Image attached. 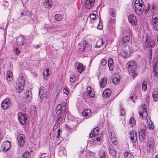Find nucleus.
<instances>
[{
  "label": "nucleus",
  "instance_id": "nucleus-26",
  "mask_svg": "<svg viewBox=\"0 0 158 158\" xmlns=\"http://www.w3.org/2000/svg\"><path fill=\"white\" fill-rule=\"evenodd\" d=\"M13 78L12 72L10 70H8L6 73V79L8 81H11Z\"/></svg>",
  "mask_w": 158,
  "mask_h": 158
},
{
  "label": "nucleus",
  "instance_id": "nucleus-62",
  "mask_svg": "<svg viewBox=\"0 0 158 158\" xmlns=\"http://www.w3.org/2000/svg\"><path fill=\"white\" fill-rule=\"evenodd\" d=\"M150 6L148 4L147 6L145 7L144 9V12L145 13H147L149 10Z\"/></svg>",
  "mask_w": 158,
  "mask_h": 158
},
{
  "label": "nucleus",
  "instance_id": "nucleus-21",
  "mask_svg": "<svg viewBox=\"0 0 158 158\" xmlns=\"http://www.w3.org/2000/svg\"><path fill=\"white\" fill-rule=\"evenodd\" d=\"M107 83V78L104 77L102 78L99 82V85L101 88H104Z\"/></svg>",
  "mask_w": 158,
  "mask_h": 158
},
{
  "label": "nucleus",
  "instance_id": "nucleus-56",
  "mask_svg": "<svg viewBox=\"0 0 158 158\" xmlns=\"http://www.w3.org/2000/svg\"><path fill=\"white\" fill-rule=\"evenodd\" d=\"M151 124L149 123L148 125V127L150 130H152L154 129V126L152 122H151Z\"/></svg>",
  "mask_w": 158,
  "mask_h": 158
},
{
  "label": "nucleus",
  "instance_id": "nucleus-63",
  "mask_svg": "<svg viewBox=\"0 0 158 158\" xmlns=\"http://www.w3.org/2000/svg\"><path fill=\"white\" fill-rule=\"evenodd\" d=\"M152 52L151 48L150 49V51L149 52V53L148 54V56L149 58L150 59H151L152 58Z\"/></svg>",
  "mask_w": 158,
  "mask_h": 158
},
{
  "label": "nucleus",
  "instance_id": "nucleus-14",
  "mask_svg": "<svg viewBox=\"0 0 158 158\" xmlns=\"http://www.w3.org/2000/svg\"><path fill=\"white\" fill-rule=\"evenodd\" d=\"M18 118L20 123L22 125L26 123V118L22 112H19L18 114Z\"/></svg>",
  "mask_w": 158,
  "mask_h": 158
},
{
  "label": "nucleus",
  "instance_id": "nucleus-20",
  "mask_svg": "<svg viewBox=\"0 0 158 158\" xmlns=\"http://www.w3.org/2000/svg\"><path fill=\"white\" fill-rule=\"evenodd\" d=\"M82 114L86 118H89L91 116V110L89 109H86L82 112Z\"/></svg>",
  "mask_w": 158,
  "mask_h": 158
},
{
  "label": "nucleus",
  "instance_id": "nucleus-42",
  "mask_svg": "<svg viewBox=\"0 0 158 158\" xmlns=\"http://www.w3.org/2000/svg\"><path fill=\"white\" fill-rule=\"evenodd\" d=\"M103 42L102 39H98L97 42L96 44V47H100L103 46Z\"/></svg>",
  "mask_w": 158,
  "mask_h": 158
},
{
  "label": "nucleus",
  "instance_id": "nucleus-38",
  "mask_svg": "<svg viewBox=\"0 0 158 158\" xmlns=\"http://www.w3.org/2000/svg\"><path fill=\"white\" fill-rule=\"evenodd\" d=\"M49 70L48 69H47L44 71L43 75L44 78L45 80L48 79L49 76Z\"/></svg>",
  "mask_w": 158,
  "mask_h": 158
},
{
  "label": "nucleus",
  "instance_id": "nucleus-58",
  "mask_svg": "<svg viewBox=\"0 0 158 158\" xmlns=\"http://www.w3.org/2000/svg\"><path fill=\"white\" fill-rule=\"evenodd\" d=\"M155 44V42L154 41H152L150 43L149 46L151 48H154Z\"/></svg>",
  "mask_w": 158,
  "mask_h": 158
},
{
  "label": "nucleus",
  "instance_id": "nucleus-19",
  "mask_svg": "<svg viewBox=\"0 0 158 158\" xmlns=\"http://www.w3.org/2000/svg\"><path fill=\"white\" fill-rule=\"evenodd\" d=\"M17 43L20 45H23L26 43L24 36L21 35L17 39Z\"/></svg>",
  "mask_w": 158,
  "mask_h": 158
},
{
  "label": "nucleus",
  "instance_id": "nucleus-7",
  "mask_svg": "<svg viewBox=\"0 0 158 158\" xmlns=\"http://www.w3.org/2000/svg\"><path fill=\"white\" fill-rule=\"evenodd\" d=\"M11 145V142L8 141H6L3 142L1 146L2 151L5 152L8 151L10 148Z\"/></svg>",
  "mask_w": 158,
  "mask_h": 158
},
{
  "label": "nucleus",
  "instance_id": "nucleus-37",
  "mask_svg": "<svg viewBox=\"0 0 158 158\" xmlns=\"http://www.w3.org/2000/svg\"><path fill=\"white\" fill-rule=\"evenodd\" d=\"M109 13L110 15L113 17H115L116 16V11L113 8L109 9Z\"/></svg>",
  "mask_w": 158,
  "mask_h": 158
},
{
  "label": "nucleus",
  "instance_id": "nucleus-48",
  "mask_svg": "<svg viewBox=\"0 0 158 158\" xmlns=\"http://www.w3.org/2000/svg\"><path fill=\"white\" fill-rule=\"evenodd\" d=\"M154 28L158 31V20L152 22Z\"/></svg>",
  "mask_w": 158,
  "mask_h": 158
},
{
  "label": "nucleus",
  "instance_id": "nucleus-30",
  "mask_svg": "<svg viewBox=\"0 0 158 158\" xmlns=\"http://www.w3.org/2000/svg\"><path fill=\"white\" fill-rule=\"evenodd\" d=\"M130 41V37L128 36L124 37L122 40V42L124 46L129 43Z\"/></svg>",
  "mask_w": 158,
  "mask_h": 158
},
{
  "label": "nucleus",
  "instance_id": "nucleus-57",
  "mask_svg": "<svg viewBox=\"0 0 158 158\" xmlns=\"http://www.w3.org/2000/svg\"><path fill=\"white\" fill-rule=\"evenodd\" d=\"M86 154L87 155H89L90 156L93 157H94L95 156L94 153L92 152H87Z\"/></svg>",
  "mask_w": 158,
  "mask_h": 158
},
{
  "label": "nucleus",
  "instance_id": "nucleus-45",
  "mask_svg": "<svg viewBox=\"0 0 158 158\" xmlns=\"http://www.w3.org/2000/svg\"><path fill=\"white\" fill-rule=\"evenodd\" d=\"M137 95L136 94H131L130 96V99L132 102H134L137 99Z\"/></svg>",
  "mask_w": 158,
  "mask_h": 158
},
{
  "label": "nucleus",
  "instance_id": "nucleus-3",
  "mask_svg": "<svg viewBox=\"0 0 158 158\" xmlns=\"http://www.w3.org/2000/svg\"><path fill=\"white\" fill-rule=\"evenodd\" d=\"M32 15L31 12L26 9H24L21 14V16H26L28 18L29 20H32L33 21H34L35 18H36V16L34 15V16L32 18L31 17Z\"/></svg>",
  "mask_w": 158,
  "mask_h": 158
},
{
  "label": "nucleus",
  "instance_id": "nucleus-49",
  "mask_svg": "<svg viewBox=\"0 0 158 158\" xmlns=\"http://www.w3.org/2000/svg\"><path fill=\"white\" fill-rule=\"evenodd\" d=\"M99 156L100 158H106V153L104 151H101L99 152Z\"/></svg>",
  "mask_w": 158,
  "mask_h": 158
},
{
  "label": "nucleus",
  "instance_id": "nucleus-2",
  "mask_svg": "<svg viewBox=\"0 0 158 158\" xmlns=\"http://www.w3.org/2000/svg\"><path fill=\"white\" fill-rule=\"evenodd\" d=\"M137 64L136 62L133 60L128 61L126 64V68L129 73H134L136 71L137 68Z\"/></svg>",
  "mask_w": 158,
  "mask_h": 158
},
{
  "label": "nucleus",
  "instance_id": "nucleus-46",
  "mask_svg": "<svg viewBox=\"0 0 158 158\" xmlns=\"http://www.w3.org/2000/svg\"><path fill=\"white\" fill-rule=\"evenodd\" d=\"M62 27V26L60 25H53L52 26V29H56L58 28L59 29L56 30L57 31H61L62 30V29L61 28Z\"/></svg>",
  "mask_w": 158,
  "mask_h": 158
},
{
  "label": "nucleus",
  "instance_id": "nucleus-31",
  "mask_svg": "<svg viewBox=\"0 0 158 158\" xmlns=\"http://www.w3.org/2000/svg\"><path fill=\"white\" fill-rule=\"evenodd\" d=\"M23 97L27 99V101H30L31 98V92L27 91L23 94Z\"/></svg>",
  "mask_w": 158,
  "mask_h": 158
},
{
  "label": "nucleus",
  "instance_id": "nucleus-24",
  "mask_svg": "<svg viewBox=\"0 0 158 158\" xmlns=\"http://www.w3.org/2000/svg\"><path fill=\"white\" fill-rule=\"evenodd\" d=\"M44 5L46 8H50L52 6V0H45Z\"/></svg>",
  "mask_w": 158,
  "mask_h": 158
},
{
  "label": "nucleus",
  "instance_id": "nucleus-27",
  "mask_svg": "<svg viewBox=\"0 0 158 158\" xmlns=\"http://www.w3.org/2000/svg\"><path fill=\"white\" fill-rule=\"evenodd\" d=\"M110 138V139L112 143L114 144H116L117 143V139L116 137L114 136V134L113 135L112 133L110 132H108Z\"/></svg>",
  "mask_w": 158,
  "mask_h": 158
},
{
  "label": "nucleus",
  "instance_id": "nucleus-11",
  "mask_svg": "<svg viewBox=\"0 0 158 158\" xmlns=\"http://www.w3.org/2000/svg\"><path fill=\"white\" fill-rule=\"evenodd\" d=\"M144 5L140 6H137L135 7L134 12L138 15H141L143 13L144 9Z\"/></svg>",
  "mask_w": 158,
  "mask_h": 158
},
{
  "label": "nucleus",
  "instance_id": "nucleus-35",
  "mask_svg": "<svg viewBox=\"0 0 158 158\" xmlns=\"http://www.w3.org/2000/svg\"><path fill=\"white\" fill-rule=\"evenodd\" d=\"M144 5V3L142 0H135V7H136L137 6H140Z\"/></svg>",
  "mask_w": 158,
  "mask_h": 158
},
{
  "label": "nucleus",
  "instance_id": "nucleus-1",
  "mask_svg": "<svg viewBox=\"0 0 158 158\" xmlns=\"http://www.w3.org/2000/svg\"><path fill=\"white\" fill-rule=\"evenodd\" d=\"M25 84V79L22 76H20L17 80L16 83L17 90L19 93L21 92L23 90Z\"/></svg>",
  "mask_w": 158,
  "mask_h": 158
},
{
  "label": "nucleus",
  "instance_id": "nucleus-39",
  "mask_svg": "<svg viewBox=\"0 0 158 158\" xmlns=\"http://www.w3.org/2000/svg\"><path fill=\"white\" fill-rule=\"evenodd\" d=\"M129 124L130 126L133 127L135 126V121L133 117H131L129 120Z\"/></svg>",
  "mask_w": 158,
  "mask_h": 158
},
{
  "label": "nucleus",
  "instance_id": "nucleus-29",
  "mask_svg": "<svg viewBox=\"0 0 158 158\" xmlns=\"http://www.w3.org/2000/svg\"><path fill=\"white\" fill-rule=\"evenodd\" d=\"M111 94V91L109 89H105L103 92L102 96L104 98H107L109 97Z\"/></svg>",
  "mask_w": 158,
  "mask_h": 158
},
{
  "label": "nucleus",
  "instance_id": "nucleus-52",
  "mask_svg": "<svg viewBox=\"0 0 158 158\" xmlns=\"http://www.w3.org/2000/svg\"><path fill=\"white\" fill-rule=\"evenodd\" d=\"M157 14L155 13H153L152 15V18L153 20L152 21V22H153L154 21L158 20V18L156 16Z\"/></svg>",
  "mask_w": 158,
  "mask_h": 158
},
{
  "label": "nucleus",
  "instance_id": "nucleus-18",
  "mask_svg": "<svg viewBox=\"0 0 158 158\" xmlns=\"http://www.w3.org/2000/svg\"><path fill=\"white\" fill-rule=\"evenodd\" d=\"M87 45V42L86 40L84 41L79 44V51L82 53L84 51Z\"/></svg>",
  "mask_w": 158,
  "mask_h": 158
},
{
  "label": "nucleus",
  "instance_id": "nucleus-51",
  "mask_svg": "<svg viewBox=\"0 0 158 158\" xmlns=\"http://www.w3.org/2000/svg\"><path fill=\"white\" fill-rule=\"evenodd\" d=\"M2 93V94H4L6 92V89L4 85H2L1 88Z\"/></svg>",
  "mask_w": 158,
  "mask_h": 158
},
{
  "label": "nucleus",
  "instance_id": "nucleus-15",
  "mask_svg": "<svg viewBox=\"0 0 158 158\" xmlns=\"http://www.w3.org/2000/svg\"><path fill=\"white\" fill-rule=\"evenodd\" d=\"M94 2L95 0H85V6L86 8L90 9L93 6Z\"/></svg>",
  "mask_w": 158,
  "mask_h": 158
},
{
  "label": "nucleus",
  "instance_id": "nucleus-60",
  "mask_svg": "<svg viewBox=\"0 0 158 158\" xmlns=\"http://www.w3.org/2000/svg\"><path fill=\"white\" fill-rule=\"evenodd\" d=\"M101 63L102 66H105L106 63V60L104 59H102L101 60Z\"/></svg>",
  "mask_w": 158,
  "mask_h": 158
},
{
  "label": "nucleus",
  "instance_id": "nucleus-10",
  "mask_svg": "<svg viewBox=\"0 0 158 158\" xmlns=\"http://www.w3.org/2000/svg\"><path fill=\"white\" fill-rule=\"evenodd\" d=\"M144 5L140 6H137L135 7L134 12L138 15H141L143 13L144 9Z\"/></svg>",
  "mask_w": 158,
  "mask_h": 158
},
{
  "label": "nucleus",
  "instance_id": "nucleus-36",
  "mask_svg": "<svg viewBox=\"0 0 158 158\" xmlns=\"http://www.w3.org/2000/svg\"><path fill=\"white\" fill-rule=\"evenodd\" d=\"M108 64L109 69L111 70H113L114 66V61L112 58H109Z\"/></svg>",
  "mask_w": 158,
  "mask_h": 158
},
{
  "label": "nucleus",
  "instance_id": "nucleus-8",
  "mask_svg": "<svg viewBox=\"0 0 158 158\" xmlns=\"http://www.w3.org/2000/svg\"><path fill=\"white\" fill-rule=\"evenodd\" d=\"M10 104V100L8 98H6L3 100L1 103V106L3 110L7 109Z\"/></svg>",
  "mask_w": 158,
  "mask_h": 158
},
{
  "label": "nucleus",
  "instance_id": "nucleus-61",
  "mask_svg": "<svg viewBox=\"0 0 158 158\" xmlns=\"http://www.w3.org/2000/svg\"><path fill=\"white\" fill-rule=\"evenodd\" d=\"M58 121L59 123H61L64 121V119L63 118L60 116L58 118Z\"/></svg>",
  "mask_w": 158,
  "mask_h": 158
},
{
  "label": "nucleus",
  "instance_id": "nucleus-59",
  "mask_svg": "<svg viewBox=\"0 0 158 158\" xmlns=\"http://www.w3.org/2000/svg\"><path fill=\"white\" fill-rule=\"evenodd\" d=\"M40 158H48V156L45 153H43L41 154L40 157Z\"/></svg>",
  "mask_w": 158,
  "mask_h": 158
},
{
  "label": "nucleus",
  "instance_id": "nucleus-47",
  "mask_svg": "<svg viewBox=\"0 0 158 158\" xmlns=\"http://www.w3.org/2000/svg\"><path fill=\"white\" fill-rule=\"evenodd\" d=\"M148 82L147 81H144L142 84V89L143 91H145L147 90V84Z\"/></svg>",
  "mask_w": 158,
  "mask_h": 158
},
{
  "label": "nucleus",
  "instance_id": "nucleus-40",
  "mask_svg": "<svg viewBox=\"0 0 158 158\" xmlns=\"http://www.w3.org/2000/svg\"><path fill=\"white\" fill-rule=\"evenodd\" d=\"M66 152L65 150V148H63L62 149H60L58 152V155L60 156H62L63 155L65 156L66 155Z\"/></svg>",
  "mask_w": 158,
  "mask_h": 158
},
{
  "label": "nucleus",
  "instance_id": "nucleus-55",
  "mask_svg": "<svg viewBox=\"0 0 158 158\" xmlns=\"http://www.w3.org/2000/svg\"><path fill=\"white\" fill-rule=\"evenodd\" d=\"M115 19H112L111 18H109L108 22L110 24H114L115 23Z\"/></svg>",
  "mask_w": 158,
  "mask_h": 158
},
{
  "label": "nucleus",
  "instance_id": "nucleus-44",
  "mask_svg": "<svg viewBox=\"0 0 158 158\" xmlns=\"http://www.w3.org/2000/svg\"><path fill=\"white\" fill-rule=\"evenodd\" d=\"M124 156L125 158H134L133 155L128 152L124 153Z\"/></svg>",
  "mask_w": 158,
  "mask_h": 158
},
{
  "label": "nucleus",
  "instance_id": "nucleus-9",
  "mask_svg": "<svg viewBox=\"0 0 158 158\" xmlns=\"http://www.w3.org/2000/svg\"><path fill=\"white\" fill-rule=\"evenodd\" d=\"M139 138L141 141L144 143L145 141L146 135V132L144 129H141L140 130L139 133Z\"/></svg>",
  "mask_w": 158,
  "mask_h": 158
},
{
  "label": "nucleus",
  "instance_id": "nucleus-17",
  "mask_svg": "<svg viewBox=\"0 0 158 158\" xmlns=\"http://www.w3.org/2000/svg\"><path fill=\"white\" fill-rule=\"evenodd\" d=\"M44 87L41 86L39 91V95L40 98L42 99H44L47 96L46 92L45 90L43 89Z\"/></svg>",
  "mask_w": 158,
  "mask_h": 158
},
{
  "label": "nucleus",
  "instance_id": "nucleus-32",
  "mask_svg": "<svg viewBox=\"0 0 158 158\" xmlns=\"http://www.w3.org/2000/svg\"><path fill=\"white\" fill-rule=\"evenodd\" d=\"M119 54L123 58H127L129 56V55L128 54V52L124 49H122Z\"/></svg>",
  "mask_w": 158,
  "mask_h": 158
},
{
  "label": "nucleus",
  "instance_id": "nucleus-4",
  "mask_svg": "<svg viewBox=\"0 0 158 158\" xmlns=\"http://www.w3.org/2000/svg\"><path fill=\"white\" fill-rule=\"evenodd\" d=\"M103 136L102 134H98L97 136H95L93 139V143L95 145H100L103 141Z\"/></svg>",
  "mask_w": 158,
  "mask_h": 158
},
{
  "label": "nucleus",
  "instance_id": "nucleus-43",
  "mask_svg": "<svg viewBox=\"0 0 158 158\" xmlns=\"http://www.w3.org/2000/svg\"><path fill=\"white\" fill-rule=\"evenodd\" d=\"M63 18V15L61 14H57L55 16V19L57 21H61Z\"/></svg>",
  "mask_w": 158,
  "mask_h": 158
},
{
  "label": "nucleus",
  "instance_id": "nucleus-28",
  "mask_svg": "<svg viewBox=\"0 0 158 158\" xmlns=\"http://www.w3.org/2000/svg\"><path fill=\"white\" fill-rule=\"evenodd\" d=\"M109 154L112 158H117L116 157V151L111 148H109L108 149Z\"/></svg>",
  "mask_w": 158,
  "mask_h": 158
},
{
  "label": "nucleus",
  "instance_id": "nucleus-23",
  "mask_svg": "<svg viewBox=\"0 0 158 158\" xmlns=\"http://www.w3.org/2000/svg\"><path fill=\"white\" fill-rule=\"evenodd\" d=\"M99 129L98 128H95L94 129L93 131H91L89 135V136L90 138H92L94 137L97 136L98 134V132Z\"/></svg>",
  "mask_w": 158,
  "mask_h": 158
},
{
  "label": "nucleus",
  "instance_id": "nucleus-13",
  "mask_svg": "<svg viewBox=\"0 0 158 158\" xmlns=\"http://www.w3.org/2000/svg\"><path fill=\"white\" fill-rule=\"evenodd\" d=\"M130 138L132 143H135L137 140V135L136 131L133 130L130 131Z\"/></svg>",
  "mask_w": 158,
  "mask_h": 158
},
{
  "label": "nucleus",
  "instance_id": "nucleus-50",
  "mask_svg": "<svg viewBox=\"0 0 158 158\" xmlns=\"http://www.w3.org/2000/svg\"><path fill=\"white\" fill-rule=\"evenodd\" d=\"M153 65L154 72L156 74H157L158 73V70H157V68L156 67V62L153 61Z\"/></svg>",
  "mask_w": 158,
  "mask_h": 158
},
{
  "label": "nucleus",
  "instance_id": "nucleus-41",
  "mask_svg": "<svg viewBox=\"0 0 158 158\" xmlns=\"http://www.w3.org/2000/svg\"><path fill=\"white\" fill-rule=\"evenodd\" d=\"M31 153L28 151L24 152L22 156V158H30Z\"/></svg>",
  "mask_w": 158,
  "mask_h": 158
},
{
  "label": "nucleus",
  "instance_id": "nucleus-16",
  "mask_svg": "<svg viewBox=\"0 0 158 158\" xmlns=\"http://www.w3.org/2000/svg\"><path fill=\"white\" fill-rule=\"evenodd\" d=\"M75 67L76 69L79 73H81L85 69V67L83 64L79 62H76L75 64Z\"/></svg>",
  "mask_w": 158,
  "mask_h": 158
},
{
  "label": "nucleus",
  "instance_id": "nucleus-25",
  "mask_svg": "<svg viewBox=\"0 0 158 158\" xmlns=\"http://www.w3.org/2000/svg\"><path fill=\"white\" fill-rule=\"evenodd\" d=\"M155 143L154 140L152 139H151L148 140L147 145L149 150L152 149L154 148Z\"/></svg>",
  "mask_w": 158,
  "mask_h": 158
},
{
  "label": "nucleus",
  "instance_id": "nucleus-64",
  "mask_svg": "<svg viewBox=\"0 0 158 158\" xmlns=\"http://www.w3.org/2000/svg\"><path fill=\"white\" fill-rule=\"evenodd\" d=\"M89 17L91 19H94L96 18V15L94 14H91L89 15Z\"/></svg>",
  "mask_w": 158,
  "mask_h": 158
},
{
  "label": "nucleus",
  "instance_id": "nucleus-12",
  "mask_svg": "<svg viewBox=\"0 0 158 158\" xmlns=\"http://www.w3.org/2000/svg\"><path fill=\"white\" fill-rule=\"evenodd\" d=\"M128 19L129 22L133 25H136L137 23L136 17L133 14L129 15Z\"/></svg>",
  "mask_w": 158,
  "mask_h": 158
},
{
  "label": "nucleus",
  "instance_id": "nucleus-5",
  "mask_svg": "<svg viewBox=\"0 0 158 158\" xmlns=\"http://www.w3.org/2000/svg\"><path fill=\"white\" fill-rule=\"evenodd\" d=\"M25 138L24 135L23 134L19 135L17 138L18 144L19 147H22L24 145Z\"/></svg>",
  "mask_w": 158,
  "mask_h": 158
},
{
  "label": "nucleus",
  "instance_id": "nucleus-33",
  "mask_svg": "<svg viewBox=\"0 0 158 158\" xmlns=\"http://www.w3.org/2000/svg\"><path fill=\"white\" fill-rule=\"evenodd\" d=\"M119 81L120 77L118 75H115L113 77L112 81L114 85H117L119 83Z\"/></svg>",
  "mask_w": 158,
  "mask_h": 158
},
{
  "label": "nucleus",
  "instance_id": "nucleus-54",
  "mask_svg": "<svg viewBox=\"0 0 158 158\" xmlns=\"http://www.w3.org/2000/svg\"><path fill=\"white\" fill-rule=\"evenodd\" d=\"M75 76L74 75H71L70 77V81L71 82H74L75 80Z\"/></svg>",
  "mask_w": 158,
  "mask_h": 158
},
{
  "label": "nucleus",
  "instance_id": "nucleus-53",
  "mask_svg": "<svg viewBox=\"0 0 158 158\" xmlns=\"http://www.w3.org/2000/svg\"><path fill=\"white\" fill-rule=\"evenodd\" d=\"M97 28L101 30L102 29V25L101 21V20L100 19V21L97 26Z\"/></svg>",
  "mask_w": 158,
  "mask_h": 158
},
{
  "label": "nucleus",
  "instance_id": "nucleus-34",
  "mask_svg": "<svg viewBox=\"0 0 158 158\" xmlns=\"http://www.w3.org/2000/svg\"><path fill=\"white\" fill-rule=\"evenodd\" d=\"M62 105H61L60 104H59L56 107V111L57 115H60L61 112L62 110Z\"/></svg>",
  "mask_w": 158,
  "mask_h": 158
},
{
  "label": "nucleus",
  "instance_id": "nucleus-22",
  "mask_svg": "<svg viewBox=\"0 0 158 158\" xmlns=\"http://www.w3.org/2000/svg\"><path fill=\"white\" fill-rule=\"evenodd\" d=\"M87 93L91 98H93L95 96L94 89L90 86H88L87 88Z\"/></svg>",
  "mask_w": 158,
  "mask_h": 158
},
{
  "label": "nucleus",
  "instance_id": "nucleus-6",
  "mask_svg": "<svg viewBox=\"0 0 158 158\" xmlns=\"http://www.w3.org/2000/svg\"><path fill=\"white\" fill-rule=\"evenodd\" d=\"M142 110L139 113V115L140 118L143 120L146 119L147 118L148 114L146 110V105L144 104L142 106Z\"/></svg>",
  "mask_w": 158,
  "mask_h": 158
}]
</instances>
